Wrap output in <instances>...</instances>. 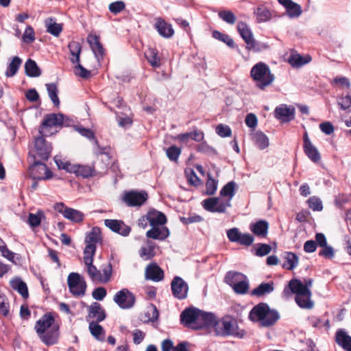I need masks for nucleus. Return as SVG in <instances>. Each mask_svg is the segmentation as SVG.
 <instances>
[{
	"label": "nucleus",
	"instance_id": "1",
	"mask_svg": "<svg viewBox=\"0 0 351 351\" xmlns=\"http://www.w3.org/2000/svg\"><path fill=\"white\" fill-rule=\"evenodd\" d=\"M55 319L51 313L43 315L36 321L34 330L40 341L47 346L58 342L60 337L59 325L55 324Z\"/></svg>",
	"mask_w": 351,
	"mask_h": 351
},
{
	"label": "nucleus",
	"instance_id": "2",
	"mask_svg": "<svg viewBox=\"0 0 351 351\" xmlns=\"http://www.w3.org/2000/svg\"><path fill=\"white\" fill-rule=\"evenodd\" d=\"M237 184L230 181L225 184L220 191L221 197H227L228 199H220L219 197H209L204 199L202 204L203 208L210 213H224L227 208L231 206V199L235 195Z\"/></svg>",
	"mask_w": 351,
	"mask_h": 351
},
{
	"label": "nucleus",
	"instance_id": "3",
	"mask_svg": "<svg viewBox=\"0 0 351 351\" xmlns=\"http://www.w3.org/2000/svg\"><path fill=\"white\" fill-rule=\"evenodd\" d=\"M250 77L255 82L256 86L261 90H265L275 80L269 66L263 62H259L252 67Z\"/></svg>",
	"mask_w": 351,
	"mask_h": 351
},
{
	"label": "nucleus",
	"instance_id": "4",
	"mask_svg": "<svg viewBox=\"0 0 351 351\" xmlns=\"http://www.w3.org/2000/svg\"><path fill=\"white\" fill-rule=\"evenodd\" d=\"M215 331L218 336H233L239 339L243 338L246 334L244 330L239 328L237 321L230 316L223 317L217 321Z\"/></svg>",
	"mask_w": 351,
	"mask_h": 351
},
{
	"label": "nucleus",
	"instance_id": "5",
	"mask_svg": "<svg viewBox=\"0 0 351 351\" xmlns=\"http://www.w3.org/2000/svg\"><path fill=\"white\" fill-rule=\"evenodd\" d=\"M86 272L92 282L106 284L108 282L112 276V266L110 262L101 267L99 270L93 262L85 265Z\"/></svg>",
	"mask_w": 351,
	"mask_h": 351
},
{
	"label": "nucleus",
	"instance_id": "6",
	"mask_svg": "<svg viewBox=\"0 0 351 351\" xmlns=\"http://www.w3.org/2000/svg\"><path fill=\"white\" fill-rule=\"evenodd\" d=\"M68 47L71 55L73 56L71 58V62L77 64V65L75 66V75H79L84 79H88L91 76L90 71L80 64V56L82 51V46L80 43L73 40L69 43Z\"/></svg>",
	"mask_w": 351,
	"mask_h": 351
},
{
	"label": "nucleus",
	"instance_id": "7",
	"mask_svg": "<svg viewBox=\"0 0 351 351\" xmlns=\"http://www.w3.org/2000/svg\"><path fill=\"white\" fill-rule=\"evenodd\" d=\"M67 284L71 294L76 297L84 295L86 290V282L78 273H71L67 278Z\"/></svg>",
	"mask_w": 351,
	"mask_h": 351
},
{
	"label": "nucleus",
	"instance_id": "8",
	"mask_svg": "<svg viewBox=\"0 0 351 351\" xmlns=\"http://www.w3.org/2000/svg\"><path fill=\"white\" fill-rule=\"evenodd\" d=\"M113 301L121 309H130L134 306L136 297L128 289L123 288L115 293Z\"/></svg>",
	"mask_w": 351,
	"mask_h": 351
},
{
	"label": "nucleus",
	"instance_id": "9",
	"mask_svg": "<svg viewBox=\"0 0 351 351\" xmlns=\"http://www.w3.org/2000/svg\"><path fill=\"white\" fill-rule=\"evenodd\" d=\"M298 287H295V289H289L290 295L291 293H295V300L296 304L302 308L311 309L314 306L313 302L311 300V291L303 288V290H300L297 288H302L300 284L297 283Z\"/></svg>",
	"mask_w": 351,
	"mask_h": 351
},
{
	"label": "nucleus",
	"instance_id": "10",
	"mask_svg": "<svg viewBox=\"0 0 351 351\" xmlns=\"http://www.w3.org/2000/svg\"><path fill=\"white\" fill-rule=\"evenodd\" d=\"M227 237L230 242L237 243L245 246H250L254 238L249 233H241L237 228H232L226 231Z\"/></svg>",
	"mask_w": 351,
	"mask_h": 351
},
{
	"label": "nucleus",
	"instance_id": "11",
	"mask_svg": "<svg viewBox=\"0 0 351 351\" xmlns=\"http://www.w3.org/2000/svg\"><path fill=\"white\" fill-rule=\"evenodd\" d=\"M34 148L36 151L34 158L37 157L41 160H47L49 158L52 146L45 139L43 135L35 138Z\"/></svg>",
	"mask_w": 351,
	"mask_h": 351
},
{
	"label": "nucleus",
	"instance_id": "12",
	"mask_svg": "<svg viewBox=\"0 0 351 351\" xmlns=\"http://www.w3.org/2000/svg\"><path fill=\"white\" fill-rule=\"evenodd\" d=\"M199 309L189 307L185 308L180 314V322L185 327L195 330L198 323Z\"/></svg>",
	"mask_w": 351,
	"mask_h": 351
},
{
	"label": "nucleus",
	"instance_id": "13",
	"mask_svg": "<svg viewBox=\"0 0 351 351\" xmlns=\"http://www.w3.org/2000/svg\"><path fill=\"white\" fill-rule=\"evenodd\" d=\"M148 199V195L145 191H130L124 193L123 202L131 207L141 206Z\"/></svg>",
	"mask_w": 351,
	"mask_h": 351
},
{
	"label": "nucleus",
	"instance_id": "14",
	"mask_svg": "<svg viewBox=\"0 0 351 351\" xmlns=\"http://www.w3.org/2000/svg\"><path fill=\"white\" fill-rule=\"evenodd\" d=\"M29 171L31 176L34 180H49L52 178L50 169L40 161L35 160Z\"/></svg>",
	"mask_w": 351,
	"mask_h": 351
},
{
	"label": "nucleus",
	"instance_id": "15",
	"mask_svg": "<svg viewBox=\"0 0 351 351\" xmlns=\"http://www.w3.org/2000/svg\"><path fill=\"white\" fill-rule=\"evenodd\" d=\"M171 288L174 298L178 300L186 298L189 286L188 284L180 276H175L171 282Z\"/></svg>",
	"mask_w": 351,
	"mask_h": 351
},
{
	"label": "nucleus",
	"instance_id": "16",
	"mask_svg": "<svg viewBox=\"0 0 351 351\" xmlns=\"http://www.w3.org/2000/svg\"><path fill=\"white\" fill-rule=\"evenodd\" d=\"M64 120V115L62 113H51L47 114L39 128V133L43 135V128H52L55 126H62Z\"/></svg>",
	"mask_w": 351,
	"mask_h": 351
},
{
	"label": "nucleus",
	"instance_id": "17",
	"mask_svg": "<svg viewBox=\"0 0 351 351\" xmlns=\"http://www.w3.org/2000/svg\"><path fill=\"white\" fill-rule=\"evenodd\" d=\"M104 224L112 232L123 237H127L131 232V228L121 220L105 219Z\"/></svg>",
	"mask_w": 351,
	"mask_h": 351
},
{
	"label": "nucleus",
	"instance_id": "18",
	"mask_svg": "<svg viewBox=\"0 0 351 351\" xmlns=\"http://www.w3.org/2000/svg\"><path fill=\"white\" fill-rule=\"evenodd\" d=\"M303 141V148L305 154L312 162H318L321 159V155L310 141L307 132H305L304 134Z\"/></svg>",
	"mask_w": 351,
	"mask_h": 351
},
{
	"label": "nucleus",
	"instance_id": "19",
	"mask_svg": "<svg viewBox=\"0 0 351 351\" xmlns=\"http://www.w3.org/2000/svg\"><path fill=\"white\" fill-rule=\"evenodd\" d=\"M275 117L283 122H289L295 118V108L293 106H287L281 104L277 106L274 110Z\"/></svg>",
	"mask_w": 351,
	"mask_h": 351
},
{
	"label": "nucleus",
	"instance_id": "20",
	"mask_svg": "<svg viewBox=\"0 0 351 351\" xmlns=\"http://www.w3.org/2000/svg\"><path fill=\"white\" fill-rule=\"evenodd\" d=\"M154 27L159 35L164 38H171L174 35V29L172 25L161 17L156 19Z\"/></svg>",
	"mask_w": 351,
	"mask_h": 351
},
{
	"label": "nucleus",
	"instance_id": "21",
	"mask_svg": "<svg viewBox=\"0 0 351 351\" xmlns=\"http://www.w3.org/2000/svg\"><path fill=\"white\" fill-rule=\"evenodd\" d=\"M217 323V318L213 313H207L199 310L198 323L197 327H195V330H199L211 326L215 328Z\"/></svg>",
	"mask_w": 351,
	"mask_h": 351
},
{
	"label": "nucleus",
	"instance_id": "22",
	"mask_svg": "<svg viewBox=\"0 0 351 351\" xmlns=\"http://www.w3.org/2000/svg\"><path fill=\"white\" fill-rule=\"evenodd\" d=\"M271 308L269 305L266 303H259L254 306L250 311L249 314V318L252 321H258L261 322L262 319L267 317V314L269 313Z\"/></svg>",
	"mask_w": 351,
	"mask_h": 351
},
{
	"label": "nucleus",
	"instance_id": "23",
	"mask_svg": "<svg viewBox=\"0 0 351 351\" xmlns=\"http://www.w3.org/2000/svg\"><path fill=\"white\" fill-rule=\"evenodd\" d=\"M297 283L300 284L302 288H298L300 290H303V288L306 289L307 290H310V287L313 285V279L311 278H305L304 279V282L298 279H292L289 282L288 287H285L282 291V296L285 298H289L290 297V291L289 289H295V287H298V285Z\"/></svg>",
	"mask_w": 351,
	"mask_h": 351
},
{
	"label": "nucleus",
	"instance_id": "24",
	"mask_svg": "<svg viewBox=\"0 0 351 351\" xmlns=\"http://www.w3.org/2000/svg\"><path fill=\"white\" fill-rule=\"evenodd\" d=\"M88 311L86 320H88V318H90L95 319V322H101L106 317L105 310L102 308L101 305L98 302H93L89 306Z\"/></svg>",
	"mask_w": 351,
	"mask_h": 351
},
{
	"label": "nucleus",
	"instance_id": "25",
	"mask_svg": "<svg viewBox=\"0 0 351 351\" xmlns=\"http://www.w3.org/2000/svg\"><path fill=\"white\" fill-rule=\"evenodd\" d=\"M250 231L257 237L265 238L268 234L269 223L265 220H259L250 224Z\"/></svg>",
	"mask_w": 351,
	"mask_h": 351
},
{
	"label": "nucleus",
	"instance_id": "26",
	"mask_svg": "<svg viewBox=\"0 0 351 351\" xmlns=\"http://www.w3.org/2000/svg\"><path fill=\"white\" fill-rule=\"evenodd\" d=\"M145 278L154 282H159L164 278V272L156 263H151L145 269Z\"/></svg>",
	"mask_w": 351,
	"mask_h": 351
},
{
	"label": "nucleus",
	"instance_id": "27",
	"mask_svg": "<svg viewBox=\"0 0 351 351\" xmlns=\"http://www.w3.org/2000/svg\"><path fill=\"white\" fill-rule=\"evenodd\" d=\"M88 42L97 60H102L104 56V49L100 43L99 36L89 35Z\"/></svg>",
	"mask_w": 351,
	"mask_h": 351
},
{
	"label": "nucleus",
	"instance_id": "28",
	"mask_svg": "<svg viewBox=\"0 0 351 351\" xmlns=\"http://www.w3.org/2000/svg\"><path fill=\"white\" fill-rule=\"evenodd\" d=\"M149 223L152 227L163 226L167 223L165 215L156 210H152L147 213Z\"/></svg>",
	"mask_w": 351,
	"mask_h": 351
},
{
	"label": "nucleus",
	"instance_id": "29",
	"mask_svg": "<svg viewBox=\"0 0 351 351\" xmlns=\"http://www.w3.org/2000/svg\"><path fill=\"white\" fill-rule=\"evenodd\" d=\"M169 230L165 226L162 227H152L150 230H149L146 232V236L148 238L156 239V240H165L169 236Z\"/></svg>",
	"mask_w": 351,
	"mask_h": 351
},
{
	"label": "nucleus",
	"instance_id": "30",
	"mask_svg": "<svg viewBox=\"0 0 351 351\" xmlns=\"http://www.w3.org/2000/svg\"><path fill=\"white\" fill-rule=\"evenodd\" d=\"M335 341L346 351H351V336L343 329H338L335 333Z\"/></svg>",
	"mask_w": 351,
	"mask_h": 351
},
{
	"label": "nucleus",
	"instance_id": "31",
	"mask_svg": "<svg viewBox=\"0 0 351 351\" xmlns=\"http://www.w3.org/2000/svg\"><path fill=\"white\" fill-rule=\"evenodd\" d=\"M204 137V134L203 132L195 130L191 132L180 134L175 137V139L180 142L186 143L191 139L197 142H201L203 141Z\"/></svg>",
	"mask_w": 351,
	"mask_h": 351
},
{
	"label": "nucleus",
	"instance_id": "32",
	"mask_svg": "<svg viewBox=\"0 0 351 351\" xmlns=\"http://www.w3.org/2000/svg\"><path fill=\"white\" fill-rule=\"evenodd\" d=\"M274 290V283L273 281L268 282H262L257 287L252 290L250 295L258 298L263 297L273 292Z\"/></svg>",
	"mask_w": 351,
	"mask_h": 351
},
{
	"label": "nucleus",
	"instance_id": "33",
	"mask_svg": "<svg viewBox=\"0 0 351 351\" xmlns=\"http://www.w3.org/2000/svg\"><path fill=\"white\" fill-rule=\"evenodd\" d=\"M11 287L16 291L23 299H27L29 292L27 284L23 281L21 278L16 277L10 280Z\"/></svg>",
	"mask_w": 351,
	"mask_h": 351
},
{
	"label": "nucleus",
	"instance_id": "34",
	"mask_svg": "<svg viewBox=\"0 0 351 351\" xmlns=\"http://www.w3.org/2000/svg\"><path fill=\"white\" fill-rule=\"evenodd\" d=\"M102 236L101 229L95 226L92 228L90 232H87L85 237L86 245H92L96 246V244L101 242Z\"/></svg>",
	"mask_w": 351,
	"mask_h": 351
},
{
	"label": "nucleus",
	"instance_id": "35",
	"mask_svg": "<svg viewBox=\"0 0 351 351\" xmlns=\"http://www.w3.org/2000/svg\"><path fill=\"white\" fill-rule=\"evenodd\" d=\"M311 60L309 55L303 56L299 53H293L289 57L288 62L293 67L299 68L310 62Z\"/></svg>",
	"mask_w": 351,
	"mask_h": 351
},
{
	"label": "nucleus",
	"instance_id": "36",
	"mask_svg": "<svg viewBox=\"0 0 351 351\" xmlns=\"http://www.w3.org/2000/svg\"><path fill=\"white\" fill-rule=\"evenodd\" d=\"M47 32L54 36H58L62 32V24L56 23L54 18L50 17L45 21Z\"/></svg>",
	"mask_w": 351,
	"mask_h": 351
},
{
	"label": "nucleus",
	"instance_id": "37",
	"mask_svg": "<svg viewBox=\"0 0 351 351\" xmlns=\"http://www.w3.org/2000/svg\"><path fill=\"white\" fill-rule=\"evenodd\" d=\"M63 216L74 223H81L84 219V214L82 212L72 208H65Z\"/></svg>",
	"mask_w": 351,
	"mask_h": 351
},
{
	"label": "nucleus",
	"instance_id": "38",
	"mask_svg": "<svg viewBox=\"0 0 351 351\" xmlns=\"http://www.w3.org/2000/svg\"><path fill=\"white\" fill-rule=\"evenodd\" d=\"M25 73L30 77H38L41 75V70L36 61L29 58L25 63Z\"/></svg>",
	"mask_w": 351,
	"mask_h": 351
},
{
	"label": "nucleus",
	"instance_id": "39",
	"mask_svg": "<svg viewBox=\"0 0 351 351\" xmlns=\"http://www.w3.org/2000/svg\"><path fill=\"white\" fill-rule=\"evenodd\" d=\"M237 30L246 45H249L250 40L254 38L253 34L247 23L243 21L239 22L237 24Z\"/></svg>",
	"mask_w": 351,
	"mask_h": 351
},
{
	"label": "nucleus",
	"instance_id": "40",
	"mask_svg": "<svg viewBox=\"0 0 351 351\" xmlns=\"http://www.w3.org/2000/svg\"><path fill=\"white\" fill-rule=\"evenodd\" d=\"M22 64V59L19 56H14L12 58V61L8 64L5 75L7 77H11L14 76L20 68Z\"/></svg>",
	"mask_w": 351,
	"mask_h": 351
},
{
	"label": "nucleus",
	"instance_id": "41",
	"mask_svg": "<svg viewBox=\"0 0 351 351\" xmlns=\"http://www.w3.org/2000/svg\"><path fill=\"white\" fill-rule=\"evenodd\" d=\"M77 176L88 178L96 175L94 165H77L74 170Z\"/></svg>",
	"mask_w": 351,
	"mask_h": 351
},
{
	"label": "nucleus",
	"instance_id": "42",
	"mask_svg": "<svg viewBox=\"0 0 351 351\" xmlns=\"http://www.w3.org/2000/svg\"><path fill=\"white\" fill-rule=\"evenodd\" d=\"M99 322L94 320L89 323L88 328L91 335L99 341H104L105 330L104 328L99 324Z\"/></svg>",
	"mask_w": 351,
	"mask_h": 351
},
{
	"label": "nucleus",
	"instance_id": "43",
	"mask_svg": "<svg viewBox=\"0 0 351 351\" xmlns=\"http://www.w3.org/2000/svg\"><path fill=\"white\" fill-rule=\"evenodd\" d=\"M252 135L253 141L260 149H265L269 146V138L263 132L257 131Z\"/></svg>",
	"mask_w": 351,
	"mask_h": 351
},
{
	"label": "nucleus",
	"instance_id": "44",
	"mask_svg": "<svg viewBox=\"0 0 351 351\" xmlns=\"http://www.w3.org/2000/svg\"><path fill=\"white\" fill-rule=\"evenodd\" d=\"M246 276L239 271H228L224 278V282L230 287H232L234 285L245 279Z\"/></svg>",
	"mask_w": 351,
	"mask_h": 351
},
{
	"label": "nucleus",
	"instance_id": "45",
	"mask_svg": "<svg viewBox=\"0 0 351 351\" xmlns=\"http://www.w3.org/2000/svg\"><path fill=\"white\" fill-rule=\"evenodd\" d=\"M284 258L285 259V263L282 266L284 268L288 270H293L298 266L299 258L295 253L287 252Z\"/></svg>",
	"mask_w": 351,
	"mask_h": 351
},
{
	"label": "nucleus",
	"instance_id": "46",
	"mask_svg": "<svg viewBox=\"0 0 351 351\" xmlns=\"http://www.w3.org/2000/svg\"><path fill=\"white\" fill-rule=\"evenodd\" d=\"M279 319L280 315L276 309H271L269 313L267 314V317H265L260 324L263 327H269L274 325Z\"/></svg>",
	"mask_w": 351,
	"mask_h": 351
},
{
	"label": "nucleus",
	"instance_id": "47",
	"mask_svg": "<svg viewBox=\"0 0 351 351\" xmlns=\"http://www.w3.org/2000/svg\"><path fill=\"white\" fill-rule=\"evenodd\" d=\"M147 246L141 247L139 250V256L145 261L152 259L156 254L153 243L147 241Z\"/></svg>",
	"mask_w": 351,
	"mask_h": 351
},
{
	"label": "nucleus",
	"instance_id": "48",
	"mask_svg": "<svg viewBox=\"0 0 351 351\" xmlns=\"http://www.w3.org/2000/svg\"><path fill=\"white\" fill-rule=\"evenodd\" d=\"M46 87L48 95L54 106L59 107L60 99L58 96V89L57 85L55 83H49L46 84Z\"/></svg>",
	"mask_w": 351,
	"mask_h": 351
},
{
	"label": "nucleus",
	"instance_id": "49",
	"mask_svg": "<svg viewBox=\"0 0 351 351\" xmlns=\"http://www.w3.org/2000/svg\"><path fill=\"white\" fill-rule=\"evenodd\" d=\"M145 58L149 63L155 68L160 66V58L158 56L156 49L150 48L145 52Z\"/></svg>",
	"mask_w": 351,
	"mask_h": 351
},
{
	"label": "nucleus",
	"instance_id": "50",
	"mask_svg": "<svg viewBox=\"0 0 351 351\" xmlns=\"http://www.w3.org/2000/svg\"><path fill=\"white\" fill-rule=\"evenodd\" d=\"M269 45L265 43L256 40L254 38L250 40L249 45H246V49L254 52H261L269 49Z\"/></svg>",
	"mask_w": 351,
	"mask_h": 351
},
{
	"label": "nucleus",
	"instance_id": "51",
	"mask_svg": "<svg viewBox=\"0 0 351 351\" xmlns=\"http://www.w3.org/2000/svg\"><path fill=\"white\" fill-rule=\"evenodd\" d=\"M250 288V283L247 277L234 285L232 289L238 295L246 294Z\"/></svg>",
	"mask_w": 351,
	"mask_h": 351
},
{
	"label": "nucleus",
	"instance_id": "52",
	"mask_svg": "<svg viewBox=\"0 0 351 351\" xmlns=\"http://www.w3.org/2000/svg\"><path fill=\"white\" fill-rule=\"evenodd\" d=\"M258 22H265L268 21L271 17V12L266 7L261 5L256 8L254 11Z\"/></svg>",
	"mask_w": 351,
	"mask_h": 351
},
{
	"label": "nucleus",
	"instance_id": "53",
	"mask_svg": "<svg viewBox=\"0 0 351 351\" xmlns=\"http://www.w3.org/2000/svg\"><path fill=\"white\" fill-rule=\"evenodd\" d=\"M96 252V246L92 245H86L84 250V265L93 262L94 256Z\"/></svg>",
	"mask_w": 351,
	"mask_h": 351
},
{
	"label": "nucleus",
	"instance_id": "54",
	"mask_svg": "<svg viewBox=\"0 0 351 351\" xmlns=\"http://www.w3.org/2000/svg\"><path fill=\"white\" fill-rule=\"evenodd\" d=\"M213 36L215 39L223 42L230 47L232 48L234 46L233 39L228 34H223L219 31L215 30L213 32Z\"/></svg>",
	"mask_w": 351,
	"mask_h": 351
},
{
	"label": "nucleus",
	"instance_id": "55",
	"mask_svg": "<svg viewBox=\"0 0 351 351\" xmlns=\"http://www.w3.org/2000/svg\"><path fill=\"white\" fill-rule=\"evenodd\" d=\"M181 149L175 146L172 145L168 147L166 149V154L167 158L171 160L173 162H177L178 160V158L180 157L181 154Z\"/></svg>",
	"mask_w": 351,
	"mask_h": 351
},
{
	"label": "nucleus",
	"instance_id": "56",
	"mask_svg": "<svg viewBox=\"0 0 351 351\" xmlns=\"http://www.w3.org/2000/svg\"><path fill=\"white\" fill-rule=\"evenodd\" d=\"M218 15L221 20L230 25L234 24L237 20L236 16L230 10H221Z\"/></svg>",
	"mask_w": 351,
	"mask_h": 351
},
{
	"label": "nucleus",
	"instance_id": "57",
	"mask_svg": "<svg viewBox=\"0 0 351 351\" xmlns=\"http://www.w3.org/2000/svg\"><path fill=\"white\" fill-rule=\"evenodd\" d=\"M286 11L290 18L298 17L302 13L300 5L293 1L286 8Z\"/></svg>",
	"mask_w": 351,
	"mask_h": 351
},
{
	"label": "nucleus",
	"instance_id": "58",
	"mask_svg": "<svg viewBox=\"0 0 351 351\" xmlns=\"http://www.w3.org/2000/svg\"><path fill=\"white\" fill-rule=\"evenodd\" d=\"M94 144L95 147L94 149V154L97 156L99 155H106L108 158H111L110 156V150L111 148L110 146L101 147L99 145L97 140H95Z\"/></svg>",
	"mask_w": 351,
	"mask_h": 351
},
{
	"label": "nucleus",
	"instance_id": "59",
	"mask_svg": "<svg viewBox=\"0 0 351 351\" xmlns=\"http://www.w3.org/2000/svg\"><path fill=\"white\" fill-rule=\"evenodd\" d=\"M196 150L198 152L203 153L206 155H215L217 154V151L207 144L206 142H202L200 144L197 145Z\"/></svg>",
	"mask_w": 351,
	"mask_h": 351
},
{
	"label": "nucleus",
	"instance_id": "60",
	"mask_svg": "<svg viewBox=\"0 0 351 351\" xmlns=\"http://www.w3.org/2000/svg\"><path fill=\"white\" fill-rule=\"evenodd\" d=\"M310 208L314 211H321L323 209V205L321 199L315 196L311 197L307 201Z\"/></svg>",
	"mask_w": 351,
	"mask_h": 351
},
{
	"label": "nucleus",
	"instance_id": "61",
	"mask_svg": "<svg viewBox=\"0 0 351 351\" xmlns=\"http://www.w3.org/2000/svg\"><path fill=\"white\" fill-rule=\"evenodd\" d=\"M206 189L207 195H214L217 189V181L213 179L211 176H208L206 183Z\"/></svg>",
	"mask_w": 351,
	"mask_h": 351
},
{
	"label": "nucleus",
	"instance_id": "62",
	"mask_svg": "<svg viewBox=\"0 0 351 351\" xmlns=\"http://www.w3.org/2000/svg\"><path fill=\"white\" fill-rule=\"evenodd\" d=\"M23 41L25 43H32L35 40V33L32 27L27 26L22 37Z\"/></svg>",
	"mask_w": 351,
	"mask_h": 351
},
{
	"label": "nucleus",
	"instance_id": "63",
	"mask_svg": "<svg viewBox=\"0 0 351 351\" xmlns=\"http://www.w3.org/2000/svg\"><path fill=\"white\" fill-rule=\"evenodd\" d=\"M271 247L269 245L265 243H259L256 250L255 255L257 256H264L270 253Z\"/></svg>",
	"mask_w": 351,
	"mask_h": 351
},
{
	"label": "nucleus",
	"instance_id": "64",
	"mask_svg": "<svg viewBox=\"0 0 351 351\" xmlns=\"http://www.w3.org/2000/svg\"><path fill=\"white\" fill-rule=\"evenodd\" d=\"M125 5L123 1H117L111 3L109 5L108 8H109V10L112 13L117 14L121 12V11H123L125 9Z\"/></svg>",
	"mask_w": 351,
	"mask_h": 351
}]
</instances>
